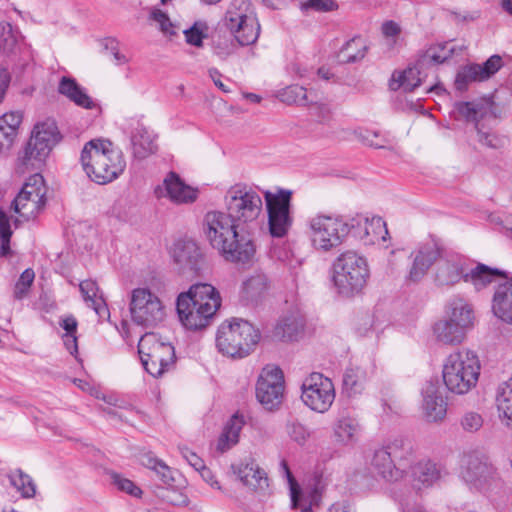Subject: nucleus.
<instances>
[{
  "mask_svg": "<svg viewBox=\"0 0 512 512\" xmlns=\"http://www.w3.org/2000/svg\"><path fill=\"white\" fill-rule=\"evenodd\" d=\"M203 231L210 245L228 262L246 264L255 255L256 246L252 236L227 212H207L203 219Z\"/></svg>",
  "mask_w": 512,
  "mask_h": 512,
  "instance_id": "f257e3e1",
  "label": "nucleus"
},
{
  "mask_svg": "<svg viewBox=\"0 0 512 512\" xmlns=\"http://www.w3.org/2000/svg\"><path fill=\"white\" fill-rule=\"evenodd\" d=\"M221 306L217 289L208 283H196L177 297L176 309L182 325L189 330L206 328Z\"/></svg>",
  "mask_w": 512,
  "mask_h": 512,
  "instance_id": "f03ea898",
  "label": "nucleus"
},
{
  "mask_svg": "<svg viewBox=\"0 0 512 512\" xmlns=\"http://www.w3.org/2000/svg\"><path fill=\"white\" fill-rule=\"evenodd\" d=\"M80 160L89 179L101 185L117 179L126 167L122 151L106 139H92L87 142Z\"/></svg>",
  "mask_w": 512,
  "mask_h": 512,
  "instance_id": "7ed1b4c3",
  "label": "nucleus"
},
{
  "mask_svg": "<svg viewBox=\"0 0 512 512\" xmlns=\"http://www.w3.org/2000/svg\"><path fill=\"white\" fill-rule=\"evenodd\" d=\"M480 361L471 350L451 353L443 365V381L452 393L463 395L474 388L480 375Z\"/></svg>",
  "mask_w": 512,
  "mask_h": 512,
  "instance_id": "20e7f679",
  "label": "nucleus"
},
{
  "mask_svg": "<svg viewBox=\"0 0 512 512\" xmlns=\"http://www.w3.org/2000/svg\"><path fill=\"white\" fill-rule=\"evenodd\" d=\"M370 277L366 258L354 251L341 253L333 262V283L338 293L353 297L363 291Z\"/></svg>",
  "mask_w": 512,
  "mask_h": 512,
  "instance_id": "39448f33",
  "label": "nucleus"
},
{
  "mask_svg": "<svg viewBox=\"0 0 512 512\" xmlns=\"http://www.w3.org/2000/svg\"><path fill=\"white\" fill-rule=\"evenodd\" d=\"M259 340L260 332L251 323L243 319H233L219 326L216 346L223 355L243 358L254 350Z\"/></svg>",
  "mask_w": 512,
  "mask_h": 512,
  "instance_id": "423d86ee",
  "label": "nucleus"
},
{
  "mask_svg": "<svg viewBox=\"0 0 512 512\" xmlns=\"http://www.w3.org/2000/svg\"><path fill=\"white\" fill-rule=\"evenodd\" d=\"M226 212L238 225L251 234L256 220L262 212V198L258 192L246 184L231 186L225 196Z\"/></svg>",
  "mask_w": 512,
  "mask_h": 512,
  "instance_id": "0eeeda50",
  "label": "nucleus"
},
{
  "mask_svg": "<svg viewBox=\"0 0 512 512\" xmlns=\"http://www.w3.org/2000/svg\"><path fill=\"white\" fill-rule=\"evenodd\" d=\"M309 238L316 250L329 252L345 241L350 229L341 216L318 213L309 218Z\"/></svg>",
  "mask_w": 512,
  "mask_h": 512,
  "instance_id": "6e6552de",
  "label": "nucleus"
},
{
  "mask_svg": "<svg viewBox=\"0 0 512 512\" xmlns=\"http://www.w3.org/2000/svg\"><path fill=\"white\" fill-rule=\"evenodd\" d=\"M62 139L58 126L53 119L35 125L32 135L20 156L26 169H39L50 154L52 148Z\"/></svg>",
  "mask_w": 512,
  "mask_h": 512,
  "instance_id": "1a4fd4ad",
  "label": "nucleus"
},
{
  "mask_svg": "<svg viewBox=\"0 0 512 512\" xmlns=\"http://www.w3.org/2000/svg\"><path fill=\"white\" fill-rule=\"evenodd\" d=\"M138 353L144 369L158 378L175 364V349L171 343L163 342L154 333H147L138 343Z\"/></svg>",
  "mask_w": 512,
  "mask_h": 512,
  "instance_id": "9d476101",
  "label": "nucleus"
},
{
  "mask_svg": "<svg viewBox=\"0 0 512 512\" xmlns=\"http://www.w3.org/2000/svg\"><path fill=\"white\" fill-rule=\"evenodd\" d=\"M224 24L241 46L255 43L260 34L258 19L246 0H232Z\"/></svg>",
  "mask_w": 512,
  "mask_h": 512,
  "instance_id": "9b49d317",
  "label": "nucleus"
},
{
  "mask_svg": "<svg viewBox=\"0 0 512 512\" xmlns=\"http://www.w3.org/2000/svg\"><path fill=\"white\" fill-rule=\"evenodd\" d=\"M291 198L290 190L279 189L276 193L264 192L268 231L273 238H285L293 225Z\"/></svg>",
  "mask_w": 512,
  "mask_h": 512,
  "instance_id": "f8f14e48",
  "label": "nucleus"
},
{
  "mask_svg": "<svg viewBox=\"0 0 512 512\" xmlns=\"http://www.w3.org/2000/svg\"><path fill=\"white\" fill-rule=\"evenodd\" d=\"M129 309L133 322L146 328L156 326L165 318L162 301L147 288H136L131 292Z\"/></svg>",
  "mask_w": 512,
  "mask_h": 512,
  "instance_id": "ddd939ff",
  "label": "nucleus"
},
{
  "mask_svg": "<svg viewBox=\"0 0 512 512\" xmlns=\"http://www.w3.org/2000/svg\"><path fill=\"white\" fill-rule=\"evenodd\" d=\"M301 398L310 409L324 413L335 400V388L332 381L321 373L310 374L302 383Z\"/></svg>",
  "mask_w": 512,
  "mask_h": 512,
  "instance_id": "4468645a",
  "label": "nucleus"
},
{
  "mask_svg": "<svg viewBox=\"0 0 512 512\" xmlns=\"http://www.w3.org/2000/svg\"><path fill=\"white\" fill-rule=\"evenodd\" d=\"M495 474L493 465L478 452L467 453L461 459L460 476L471 488L484 489L494 480Z\"/></svg>",
  "mask_w": 512,
  "mask_h": 512,
  "instance_id": "2eb2a0df",
  "label": "nucleus"
},
{
  "mask_svg": "<svg viewBox=\"0 0 512 512\" xmlns=\"http://www.w3.org/2000/svg\"><path fill=\"white\" fill-rule=\"evenodd\" d=\"M284 395V376L280 368L267 366L261 371L256 384V398L267 410L277 408Z\"/></svg>",
  "mask_w": 512,
  "mask_h": 512,
  "instance_id": "dca6fc26",
  "label": "nucleus"
},
{
  "mask_svg": "<svg viewBox=\"0 0 512 512\" xmlns=\"http://www.w3.org/2000/svg\"><path fill=\"white\" fill-rule=\"evenodd\" d=\"M46 202L43 177L33 175L13 201L14 210L26 220L36 217Z\"/></svg>",
  "mask_w": 512,
  "mask_h": 512,
  "instance_id": "f3484780",
  "label": "nucleus"
},
{
  "mask_svg": "<svg viewBox=\"0 0 512 512\" xmlns=\"http://www.w3.org/2000/svg\"><path fill=\"white\" fill-rule=\"evenodd\" d=\"M468 273L465 259L457 253H440L436 264L435 281L441 286H451L464 280Z\"/></svg>",
  "mask_w": 512,
  "mask_h": 512,
  "instance_id": "a211bd4d",
  "label": "nucleus"
},
{
  "mask_svg": "<svg viewBox=\"0 0 512 512\" xmlns=\"http://www.w3.org/2000/svg\"><path fill=\"white\" fill-rule=\"evenodd\" d=\"M157 197H168L172 202L193 203L198 196V190L187 185L176 172H169L163 180V186L155 189Z\"/></svg>",
  "mask_w": 512,
  "mask_h": 512,
  "instance_id": "6ab92c4d",
  "label": "nucleus"
},
{
  "mask_svg": "<svg viewBox=\"0 0 512 512\" xmlns=\"http://www.w3.org/2000/svg\"><path fill=\"white\" fill-rule=\"evenodd\" d=\"M231 468L243 485L251 490L260 492L267 490L269 486L267 474L258 466L254 459H245L238 464H233Z\"/></svg>",
  "mask_w": 512,
  "mask_h": 512,
  "instance_id": "aec40b11",
  "label": "nucleus"
},
{
  "mask_svg": "<svg viewBox=\"0 0 512 512\" xmlns=\"http://www.w3.org/2000/svg\"><path fill=\"white\" fill-rule=\"evenodd\" d=\"M173 259L183 271L198 273L204 264L203 254L192 241H179L174 245Z\"/></svg>",
  "mask_w": 512,
  "mask_h": 512,
  "instance_id": "412c9836",
  "label": "nucleus"
},
{
  "mask_svg": "<svg viewBox=\"0 0 512 512\" xmlns=\"http://www.w3.org/2000/svg\"><path fill=\"white\" fill-rule=\"evenodd\" d=\"M441 249L435 243H427L414 252L413 262L409 270L408 279L412 282L420 281L433 263H437Z\"/></svg>",
  "mask_w": 512,
  "mask_h": 512,
  "instance_id": "4be33fe9",
  "label": "nucleus"
},
{
  "mask_svg": "<svg viewBox=\"0 0 512 512\" xmlns=\"http://www.w3.org/2000/svg\"><path fill=\"white\" fill-rule=\"evenodd\" d=\"M423 410L430 422L442 421L447 413V402L437 384L427 383L423 391Z\"/></svg>",
  "mask_w": 512,
  "mask_h": 512,
  "instance_id": "5701e85b",
  "label": "nucleus"
},
{
  "mask_svg": "<svg viewBox=\"0 0 512 512\" xmlns=\"http://www.w3.org/2000/svg\"><path fill=\"white\" fill-rule=\"evenodd\" d=\"M156 135L147 127L138 124L131 132V146L133 156L139 160L146 159L156 153Z\"/></svg>",
  "mask_w": 512,
  "mask_h": 512,
  "instance_id": "b1692460",
  "label": "nucleus"
},
{
  "mask_svg": "<svg viewBox=\"0 0 512 512\" xmlns=\"http://www.w3.org/2000/svg\"><path fill=\"white\" fill-rule=\"evenodd\" d=\"M326 482L322 475L315 474L309 483L304 488V491H299L297 505H293L301 509L303 512L309 511L313 506H318L322 499V494L325 490Z\"/></svg>",
  "mask_w": 512,
  "mask_h": 512,
  "instance_id": "393cba45",
  "label": "nucleus"
},
{
  "mask_svg": "<svg viewBox=\"0 0 512 512\" xmlns=\"http://www.w3.org/2000/svg\"><path fill=\"white\" fill-rule=\"evenodd\" d=\"M492 310L497 318L512 324V279L498 285L493 297Z\"/></svg>",
  "mask_w": 512,
  "mask_h": 512,
  "instance_id": "a878e982",
  "label": "nucleus"
},
{
  "mask_svg": "<svg viewBox=\"0 0 512 512\" xmlns=\"http://www.w3.org/2000/svg\"><path fill=\"white\" fill-rule=\"evenodd\" d=\"M304 319L295 314L283 317L273 329V338L282 342L297 341L304 332Z\"/></svg>",
  "mask_w": 512,
  "mask_h": 512,
  "instance_id": "bb28decb",
  "label": "nucleus"
},
{
  "mask_svg": "<svg viewBox=\"0 0 512 512\" xmlns=\"http://www.w3.org/2000/svg\"><path fill=\"white\" fill-rule=\"evenodd\" d=\"M277 97L281 102L289 105H311L312 109L319 110V112L323 115V118H326V116L329 114V109L325 105H313L314 101L313 99H310L306 88L300 85H290L281 89L278 91Z\"/></svg>",
  "mask_w": 512,
  "mask_h": 512,
  "instance_id": "cd10ccee",
  "label": "nucleus"
},
{
  "mask_svg": "<svg viewBox=\"0 0 512 512\" xmlns=\"http://www.w3.org/2000/svg\"><path fill=\"white\" fill-rule=\"evenodd\" d=\"M445 318L467 331L473 326L474 312L467 301L456 297L448 302Z\"/></svg>",
  "mask_w": 512,
  "mask_h": 512,
  "instance_id": "c85d7f7f",
  "label": "nucleus"
},
{
  "mask_svg": "<svg viewBox=\"0 0 512 512\" xmlns=\"http://www.w3.org/2000/svg\"><path fill=\"white\" fill-rule=\"evenodd\" d=\"M423 61H418L414 66H409L403 71H395L390 81V89L398 90L402 88L405 92H412L419 87L423 81L421 78V68Z\"/></svg>",
  "mask_w": 512,
  "mask_h": 512,
  "instance_id": "c756f323",
  "label": "nucleus"
},
{
  "mask_svg": "<svg viewBox=\"0 0 512 512\" xmlns=\"http://www.w3.org/2000/svg\"><path fill=\"white\" fill-rule=\"evenodd\" d=\"M499 279H505L506 281L508 279L507 273L503 270L478 263L476 267L468 270L465 282H470L476 290H481Z\"/></svg>",
  "mask_w": 512,
  "mask_h": 512,
  "instance_id": "7c9ffc66",
  "label": "nucleus"
},
{
  "mask_svg": "<svg viewBox=\"0 0 512 512\" xmlns=\"http://www.w3.org/2000/svg\"><path fill=\"white\" fill-rule=\"evenodd\" d=\"M371 465L378 475L388 481H394L401 477L402 469L384 446L375 450Z\"/></svg>",
  "mask_w": 512,
  "mask_h": 512,
  "instance_id": "2f4dec72",
  "label": "nucleus"
},
{
  "mask_svg": "<svg viewBox=\"0 0 512 512\" xmlns=\"http://www.w3.org/2000/svg\"><path fill=\"white\" fill-rule=\"evenodd\" d=\"M368 45L361 36L346 41L336 54L339 64L357 63L363 60L368 52Z\"/></svg>",
  "mask_w": 512,
  "mask_h": 512,
  "instance_id": "473e14b6",
  "label": "nucleus"
},
{
  "mask_svg": "<svg viewBox=\"0 0 512 512\" xmlns=\"http://www.w3.org/2000/svg\"><path fill=\"white\" fill-rule=\"evenodd\" d=\"M466 330L446 318L437 321L433 326V333L437 341L447 345H457L463 342Z\"/></svg>",
  "mask_w": 512,
  "mask_h": 512,
  "instance_id": "72a5a7b5",
  "label": "nucleus"
},
{
  "mask_svg": "<svg viewBox=\"0 0 512 512\" xmlns=\"http://www.w3.org/2000/svg\"><path fill=\"white\" fill-rule=\"evenodd\" d=\"M333 430L336 441L347 445L357 440L360 425L356 418L343 414L336 419Z\"/></svg>",
  "mask_w": 512,
  "mask_h": 512,
  "instance_id": "f704fd0d",
  "label": "nucleus"
},
{
  "mask_svg": "<svg viewBox=\"0 0 512 512\" xmlns=\"http://www.w3.org/2000/svg\"><path fill=\"white\" fill-rule=\"evenodd\" d=\"M496 406L501 422L512 428V377L498 386Z\"/></svg>",
  "mask_w": 512,
  "mask_h": 512,
  "instance_id": "c9c22d12",
  "label": "nucleus"
},
{
  "mask_svg": "<svg viewBox=\"0 0 512 512\" xmlns=\"http://www.w3.org/2000/svg\"><path fill=\"white\" fill-rule=\"evenodd\" d=\"M80 291L87 305L95 311L100 318H108L110 313L102 295H98L99 288L93 280L82 281Z\"/></svg>",
  "mask_w": 512,
  "mask_h": 512,
  "instance_id": "e433bc0d",
  "label": "nucleus"
},
{
  "mask_svg": "<svg viewBox=\"0 0 512 512\" xmlns=\"http://www.w3.org/2000/svg\"><path fill=\"white\" fill-rule=\"evenodd\" d=\"M383 446L401 469H404L413 459L414 449L409 439L401 437L394 438Z\"/></svg>",
  "mask_w": 512,
  "mask_h": 512,
  "instance_id": "4c0bfd02",
  "label": "nucleus"
},
{
  "mask_svg": "<svg viewBox=\"0 0 512 512\" xmlns=\"http://www.w3.org/2000/svg\"><path fill=\"white\" fill-rule=\"evenodd\" d=\"M413 479L418 489L430 487L441 477V469L432 461H421L412 470Z\"/></svg>",
  "mask_w": 512,
  "mask_h": 512,
  "instance_id": "58836bf2",
  "label": "nucleus"
},
{
  "mask_svg": "<svg viewBox=\"0 0 512 512\" xmlns=\"http://www.w3.org/2000/svg\"><path fill=\"white\" fill-rule=\"evenodd\" d=\"M243 425V417L234 414L224 426L223 432L218 440V449L224 452L235 445L238 442L239 433Z\"/></svg>",
  "mask_w": 512,
  "mask_h": 512,
  "instance_id": "ea45409f",
  "label": "nucleus"
},
{
  "mask_svg": "<svg viewBox=\"0 0 512 512\" xmlns=\"http://www.w3.org/2000/svg\"><path fill=\"white\" fill-rule=\"evenodd\" d=\"M458 113L469 122L475 123V128H478L479 122L491 110L489 102H458L455 104Z\"/></svg>",
  "mask_w": 512,
  "mask_h": 512,
  "instance_id": "a19ab883",
  "label": "nucleus"
},
{
  "mask_svg": "<svg viewBox=\"0 0 512 512\" xmlns=\"http://www.w3.org/2000/svg\"><path fill=\"white\" fill-rule=\"evenodd\" d=\"M267 287V277L262 273H256L243 282L242 295L245 299L254 301L267 290Z\"/></svg>",
  "mask_w": 512,
  "mask_h": 512,
  "instance_id": "79ce46f5",
  "label": "nucleus"
},
{
  "mask_svg": "<svg viewBox=\"0 0 512 512\" xmlns=\"http://www.w3.org/2000/svg\"><path fill=\"white\" fill-rule=\"evenodd\" d=\"M363 229L368 243H375L379 240L385 241L386 235H388L386 223L381 217L364 218Z\"/></svg>",
  "mask_w": 512,
  "mask_h": 512,
  "instance_id": "37998d69",
  "label": "nucleus"
},
{
  "mask_svg": "<svg viewBox=\"0 0 512 512\" xmlns=\"http://www.w3.org/2000/svg\"><path fill=\"white\" fill-rule=\"evenodd\" d=\"M364 384V373L359 368H348L343 375V388L349 396L361 393Z\"/></svg>",
  "mask_w": 512,
  "mask_h": 512,
  "instance_id": "c03bdc74",
  "label": "nucleus"
},
{
  "mask_svg": "<svg viewBox=\"0 0 512 512\" xmlns=\"http://www.w3.org/2000/svg\"><path fill=\"white\" fill-rule=\"evenodd\" d=\"M155 495L166 503L174 506L188 505V497L180 490L170 486H158Z\"/></svg>",
  "mask_w": 512,
  "mask_h": 512,
  "instance_id": "a18cd8bd",
  "label": "nucleus"
},
{
  "mask_svg": "<svg viewBox=\"0 0 512 512\" xmlns=\"http://www.w3.org/2000/svg\"><path fill=\"white\" fill-rule=\"evenodd\" d=\"M11 485L25 498L35 495L36 489L31 477L18 470L9 476Z\"/></svg>",
  "mask_w": 512,
  "mask_h": 512,
  "instance_id": "49530a36",
  "label": "nucleus"
},
{
  "mask_svg": "<svg viewBox=\"0 0 512 512\" xmlns=\"http://www.w3.org/2000/svg\"><path fill=\"white\" fill-rule=\"evenodd\" d=\"M148 20L156 23L159 30L166 36H173L177 33V26L174 25L169 16L159 8L153 7L151 9Z\"/></svg>",
  "mask_w": 512,
  "mask_h": 512,
  "instance_id": "de8ad7c7",
  "label": "nucleus"
},
{
  "mask_svg": "<svg viewBox=\"0 0 512 512\" xmlns=\"http://www.w3.org/2000/svg\"><path fill=\"white\" fill-rule=\"evenodd\" d=\"M12 230L9 217L3 209L0 208V257L8 256L10 251V239Z\"/></svg>",
  "mask_w": 512,
  "mask_h": 512,
  "instance_id": "09e8293b",
  "label": "nucleus"
},
{
  "mask_svg": "<svg viewBox=\"0 0 512 512\" xmlns=\"http://www.w3.org/2000/svg\"><path fill=\"white\" fill-rule=\"evenodd\" d=\"M475 81L481 80L474 64H470L458 71L454 85L458 91H465L468 85Z\"/></svg>",
  "mask_w": 512,
  "mask_h": 512,
  "instance_id": "8fccbe9b",
  "label": "nucleus"
},
{
  "mask_svg": "<svg viewBox=\"0 0 512 512\" xmlns=\"http://www.w3.org/2000/svg\"><path fill=\"white\" fill-rule=\"evenodd\" d=\"M34 279L35 273L32 269L28 268L24 270L14 286L13 298L15 300H22L25 298L28 295Z\"/></svg>",
  "mask_w": 512,
  "mask_h": 512,
  "instance_id": "3c124183",
  "label": "nucleus"
},
{
  "mask_svg": "<svg viewBox=\"0 0 512 512\" xmlns=\"http://www.w3.org/2000/svg\"><path fill=\"white\" fill-rule=\"evenodd\" d=\"M17 36L10 23H0V50L3 53H11L16 44Z\"/></svg>",
  "mask_w": 512,
  "mask_h": 512,
  "instance_id": "603ef678",
  "label": "nucleus"
},
{
  "mask_svg": "<svg viewBox=\"0 0 512 512\" xmlns=\"http://www.w3.org/2000/svg\"><path fill=\"white\" fill-rule=\"evenodd\" d=\"M480 80H486L494 75L502 67V58L499 55H492L482 65L474 64Z\"/></svg>",
  "mask_w": 512,
  "mask_h": 512,
  "instance_id": "864d4df0",
  "label": "nucleus"
},
{
  "mask_svg": "<svg viewBox=\"0 0 512 512\" xmlns=\"http://www.w3.org/2000/svg\"><path fill=\"white\" fill-rule=\"evenodd\" d=\"M110 479L113 485L117 487L118 490L125 492L134 497H140L142 494V490L134 484L130 479L124 478L122 475L111 472Z\"/></svg>",
  "mask_w": 512,
  "mask_h": 512,
  "instance_id": "5fc2aeb1",
  "label": "nucleus"
},
{
  "mask_svg": "<svg viewBox=\"0 0 512 512\" xmlns=\"http://www.w3.org/2000/svg\"><path fill=\"white\" fill-rule=\"evenodd\" d=\"M484 419L482 415L475 411H467L460 420L462 429L469 433L477 432L483 426Z\"/></svg>",
  "mask_w": 512,
  "mask_h": 512,
  "instance_id": "6e6d98bb",
  "label": "nucleus"
},
{
  "mask_svg": "<svg viewBox=\"0 0 512 512\" xmlns=\"http://www.w3.org/2000/svg\"><path fill=\"white\" fill-rule=\"evenodd\" d=\"M302 11L314 10L317 12H330L338 8L335 0H307L301 3Z\"/></svg>",
  "mask_w": 512,
  "mask_h": 512,
  "instance_id": "4d7b16f0",
  "label": "nucleus"
},
{
  "mask_svg": "<svg viewBox=\"0 0 512 512\" xmlns=\"http://www.w3.org/2000/svg\"><path fill=\"white\" fill-rule=\"evenodd\" d=\"M476 130L478 135V141L481 144L493 149H498L504 146L505 139L503 137H500L490 132H485L479 126L478 128H476Z\"/></svg>",
  "mask_w": 512,
  "mask_h": 512,
  "instance_id": "13d9d810",
  "label": "nucleus"
},
{
  "mask_svg": "<svg viewBox=\"0 0 512 512\" xmlns=\"http://www.w3.org/2000/svg\"><path fill=\"white\" fill-rule=\"evenodd\" d=\"M287 434L299 444H303L309 436L307 429L298 421H289L286 426Z\"/></svg>",
  "mask_w": 512,
  "mask_h": 512,
  "instance_id": "bf43d9fd",
  "label": "nucleus"
},
{
  "mask_svg": "<svg viewBox=\"0 0 512 512\" xmlns=\"http://www.w3.org/2000/svg\"><path fill=\"white\" fill-rule=\"evenodd\" d=\"M21 122L22 114L20 112H10L0 117V125L15 136Z\"/></svg>",
  "mask_w": 512,
  "mask_h": 512,
  "instance_id": "052dcab7",
  "label": "nucleus"
},
{
  "mask_svg": "<svg viewBox=\"0 0 512 512\" xmlns=\"http://www.w3.org/2000/svg\"><path fill=\"white\" fill-rule=\"evenodd\" d=\"M80 87L74 79L63 76L59 82L58 91L72 101Z\"/></svg>",
  "mask_w": 512,
  "mask_h": 512,
  "instance_id": "680f3d73",
  "label": "nucleus"
},
{
  "mask_svg": "<svg viewBox=\"0 0 512 512\" xmlns=\"http://www.w3.org/2000/svg\"><path fill=\"white\" fill-rule=\"evenodd\" d=\"M231 34L228 38H219V40L214 41V49L215 53L221 57L226 58L231 55L235 50V44L233 39L231 38Z\"/></svg>",
  "mask_w": 512,
  "mask_h": 512,
  "instance_id": "e2e57ef3",
  "label": "nucleus"
},
{
  "mask_svg": "<svg viewBox=\"0 0 512 512\" xmlns=\"http://www.w3.org/2000/svg\"><path fill=\"white\" fill-rule=\"evenodd\" d=\"M280 467H281L283 474L286 476V478L290 484L292 503H293V505H297V502H298L297 483L289 469V466H288V463L286 462V460L281 461Z\"/></svg>",
  "mask_w": 512,
  "mask_h": 512,
  "instance_id": "0e129e2a",
  "label": "nucleus"
},
{
  "mask_svg": "<svg viewBox=\"0 0 512 512\" xmlns=\"http://www.w3.org/2000/svg\"><path fill=\"white\" fill-rule=\"evenodd\" d=\"M183 32L185 34L187 43L196 47L202 46L204 35L198 28L197 23H195L189 29L184 30Z\"/></svg>",
  "mask_w": 512,
  "mask_h": 512,
  "instance_id": "69168bd1",
  "label": "nucleus"
},
{
  "mask_svg": "<svg viewBox=\"0 0 512 512\" xmlns=\"http://www.w3.org/2000/svg\"><path fill=\"white\" fill-rule=\"evenodd\" d=\"M72 102H74L77 106H80L85 109H93L97 107V104L94 100L85 92V89L80 87L78 92L75 94V98H73Z\"/></svg>",
  "mask_w": 512,
  "mask_h": 512,
  "instance_id": "338daca9",
  "label": "nucleus"
},
{
  "mask_svg": "<svg viewBox=\"0 0 512 512\" xmlns=\"http://www.w3.org/2000/svg\"><path fill=\"white\" fill-rule=\"evenodd\" d=\"M180 453L196 471L203 468V465H205L203 460L196 453L186 447L180 448Z\"/></svg>",
  "mask_w": 512,
  "mask_h": 512,
  "instance_id": "774afa93",
  "label": "nucleus"
}]
</instances>
